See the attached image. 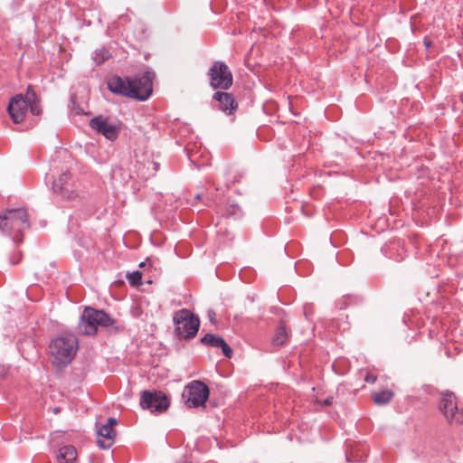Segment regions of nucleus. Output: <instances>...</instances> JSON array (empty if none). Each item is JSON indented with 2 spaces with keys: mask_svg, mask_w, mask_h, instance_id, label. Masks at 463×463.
I'll list each match as a JSON object with an SVG mask.
<instances>
[{
  "mask_svg": "<svg viewBox=\"0 0 463 463\" xmlns=\"http://www.w3.org/2000/svg\"><path fill=\"white\" fill-rule=\"evenodd\" d=\"M78 349V340L74 335H65L54 338L50 345L52 364L58 367L70 364Z\"/></svg>",
  "mask_w": 463,
  "mask_h": 463,
  "instance_id": "nucleus-3",
  "label": "nucleus"
},
{
  "mask_svg": "<svg viewBox=\"0 0 463 463\" xmlns=\"http://www.w3.org/2000/svg\"><path fill=\"white\" fill-rule=\"evenodd\" d=\"M29 228L27 213L24 209H12L5 211L0 215V231L14 236V241L17 243L22 241V238H17Z\"/></svg>",
  "mask_w": 463,
  "mask_h": 463,
  "instance_id": "nucleus-5",
  "label": "nucleus"
},
{
  "mask_svg": "<svg viewBox=\"0 0 463 463\" xmlns=\"http://www.w3.org/2000/svg\"><path fill=\"white\" fill-rule=\"evenodd\" d=\"M145 265H146V262H141V263L139 264V267H144Z\"/></svg>",
  "mask_w": 463,
  "mask_h": 463,
  "instance_id": "nucleus-25",
  "label": "nucleus"
},
{
  "mask_svg": "<svg viewBox=\"0 0 463 463\" xmlns=\"http://www.w3.org/2000/svg\"><path fill=\"white\" fill-rule=\"evenodd\" d=\"M425 44L427 47H429L430 43L428 41H425Z\"/></svg>",
  "mask_w": 463,
  "mask_h": 463,
  "instance_id": "nucleus-26",
  "label": "nucleus"
},
{
  "mask_svg": "<svg viewBox=\"0 0 463 463\" xmlns=\"http://www.w3.org/2000/svg\"><path fill=\"white\" fill-rule=\"evenodd\" d=\"M287 338H288L287 326H286L285 323H282L279 325V326L278 327V329L275 333V335L273 337V344L275 345H283L287 341Z\"/></svg>",
  "mask_w": 463,
  "mask_h": 463,
  "instance_id": "nucleus-18",
  "label": "nucleus"
},
{
  "mask_svg": "<svg viewBox=\"0 0 463 463\" xmlns=\"http://www.w3.org/2000/svg\"><path fill=\"white\" fill-rule=\"evenodd\" d=\"M115 323V319L103 310L87 307L80 316L78 330L80 334L85 335H95L98 331V326L109 327L114 326Z\"/></svg>",
  "mask_w": 463,
  "mask_h": 463,
  "instance_id": "nucleus-4",
  "label": "nucleus"
},
{
  "mask_svg": "<svg viewBox=\"0 0 463 463\" xmlns=\"http://www.w3.org/2000/svg\"><path fill=\"white\" fill-rule=\"evenodd\" d=\"M393 397V392L391 390H383L373 393V400L377 405H384L389 403Z\"/></svg>",
  "mask_w": 463,
  "mask_h": 463,
  "instance_id": "nucleus-17",
  "label": "nucleus"
},
{
  "mask_svg": "<svg viewBox=\"0 0 463 463\" xmlns=\"http://www.w3.org/2000/svg\"><path fill=\"white\" fill-rule=\"evenodd\" d=\"M107 83L111 92L138 100H146L152 94V76L149 72L134 78L112 76Z\"/></svg>",
  "mask_w": 463,
  "mask_h": 463,
  "instance_id": "nucleus-1",
  "label": "nucleus"
},
{
  "mask_svg": "<svg viewBox=\"0 0 463 463\" xmlns=\"http://www.w3.org/2000/svg\"><path fill=\"white\" fill-rule=\"evenodd\" d=\"M439 409L447 420L453 416L455 411L458 410L457 398L453 392H447L442 394L439 402Z\"/></svg>",
  "mask_w": 463,
  "mask_h": 463,
  "instance_id": "nucleus-14",
  "label": "nucleus"
},
{
  "mask_svg": "<svg viewBox=\"0 0 463 463\" xmlns=\"http://www.w3.org/2000/svg\"><path fill=\"white\" fill-rule=\"evenodd\" d=\"M90 126L97 133L103 135L109 140H115L120 130L118 125L110 122L108 118L103 116L93 118L90 121Z\"/></svg>",
  "mask_w": 463,
  "mask_h": 463,
  "instance_id": "nucleus-11",
  "label": "nucleus"
},
{
  "mask_svg": "<svg viewBox=\"0 0 463 463\" xmlns=\"http://www.w3.org/2000/svg\"><path fill=\"white\" fill-rule=\"evenodd\" d=\"M208 317H209V319L211 320V322H213L214 318H215V313L213 310H209Z\"/></svg>",
  "mask_w": 463,
  "mask_h": 463,
  "instance_id": "nucleus-23",
  "label": "nucleus"
},
{
  "mask_svg": "<svg viewBox=\"0 0 463 463\" xmlns=\"http://www.w3.org/2000/svg\"><path fill=\"white\" fill-rule=\"evenodd\" d=\"M78 457L77 450L72 445H66L59 449L56 459L58 463H73Z\"/></svg>",
  "mask_w": 463,
  "mask_h": 463,
  "instance_id": "nucleus-16",
  "label": "nucleus"
},
{
  "mask_svg": "<svg viewBox=\"0 0 463 463\" xmlns=\"http://www.w3.org/2000/svg\"><path fill=\"white\" fill-rule=\"evenodd\" d=\"M376 379H377V377L375 375L368 373L365 376L364 381L369 383H374L376 382Z\"/></svg>",
  "mask_w": 463,
  "mask_h": 463,
  "instance_id": "nucleus-22",
  "label": "nucleus"
},
{
  "mask_svg": "<svg viewBox=\"0 0 463 463\" xmlns=\"http://www.w3.org/2000/svg\"><path fill=\"white\" fill-rule=\"evenodd\" d=\"M140 406L152 412H162L169 407V402L161 392L144 391L140 398Z\"/></svg>",
  "mask_w": 463,
  "mask_h": 463,
  "instance_id": "nucleus-9",
  "label": "nucleus"
},
{
  "mask_svg": "<svg viewBox=\"0 0 463 463\" xmlns=\"http://www.w3.org/2000/svg\"><path fill=\"white\" fill-rule=\"evenodd\" d=\"M127 278H128V283L131 286H133V287L138 286L141 283L142 273L138 270H136V271H133V272L128 274Z\"/></svg>",
  "mask_w": 463,
  "mask_h": 463,
  "instance_id": "nucleus-20",
  "label": "nucleus"
},
{
  "mask_svg": "<svg viewBox=\"0 0 463 463\" xmlns=\"http://www.w3.org/2000/svg\"><path fill=\"white\" fill-rule=\"evenodd\" d=\"M71 176L69 173H63L54 180L52 184L54 193L68 202L79 196L78 190L75 184L71 182Z\"/></svg>",
  "mask_w": 463,
  "mask_h": 463,
  "instance_id": "nucleus-10",
  "label": "nucleus"
},
{
  "mask_svg": "<svg viewBox=\"0 0 463 463\" xmlns=\"http://www.w3.org/2000/svg\"><path fill=\"white\" fill-rule=\"evenodd\" d=\"M194 155H190V157H191V160H194V158H193Z\"/></svg>",
  "mask_w": 463,
  "mask_h": 463,
  "instance_id": "nucleus-27",
  "label": "nucleus"
},
{
  "mask_svg": "<svg viewBox=\"0 0 463 463\" xmlns=\"http://www.w3.org/2000/svg\"><path fill=\"white\" fill-rule=\"evenodd\" d=\"M202 343L213 346V347H219L222 349L223 354L230 358L232 355V349L228 345V344L224 341L223 338H222L219 335H213V334H207L202 338Z\"/></svg>",
  "mask_w": 463,
  "mask_h": 463,
  "instance_id": "nucleus-15",
  "label": "nucleus"
},
{
  "mask_svg": "<svg viewBox=\"0 0 463 463\" xmlns=\"http://www.w3.org/2000/svg\"><path fill=\"white\" fill-rule=\"evenodd\" d=\"M448 421L450 423L462 424L463 423V408L460 410L458 408V410L455 411V412L453 413V416H451V418H449L448 420Z\"/></svg>",
  "mask_w": 463,
  "mask_h": 463,
  "instance_id": "nucleus-21",
  "label": "nucleus"
},
{
  "mask_svg": "<svg viewBox=\"0 0 463 463\" xmlns=\"http://www.w3.org/2000/svg\"><path fill=\"white\" fill-rule=\"evenodd\" d=\"M210 85L213 89L228 90L233 81L232 71L222 61H215L209 70Z\"/></svg>",
  "mask_w": 463,
  "mask_h": 463,
  "instance_id": "nucleus-8",
  "label": "nucleus"
},
{
  "mask_svg": "<svg viewBox=\"0 0 463 463\" xmlns=\"http://www.w3.org/2000/svg\"><path fill=\"white\" fill-rule=\"evenodd\" d=\"M175 333L180 338H192L198 332L200 321L191 311L183 308L174 316Z\"/></svg>",
  "mask_w": 463,
  "mask_h": 463,
  "instance_id": "nucleus-6",
  "label": "nucleus"
},
{
  "mask_svg": "<svg viewBox=\"0 0 463 463\" xmlns=\"http://www.w3.org/2000/svg\"><path fill=\"white\" fill-rule=\"evenodd\" d=\"M118 421L115 418H109L108 422L98 429V444L102 449H109L116 437V431L114 426L117 425Z\"/></svg>",
  "mask_w": 463,
  "mask_h": 463,
  "instance_id": "nucleus-12",
  "label": "nucleus"
},
{
  "mask_svg": "<svg viewBox=\"0 0 463 463\" xmlns=\"http://www.w3.org/2000/svg\"><path fill=\"white\" fill-rule=\"evenodd\" d=\"M322 403L324 406H328V405L332 404V398H327V399L324 400Z\"/></svg>",
  "mask_w": 463,
  "mask_h": 463,
  "instance_id": "nucleus-24",
  "label": "nucleus"
},
{
  "mask_svg": "<svg viewBox=\"0 0 463 463\" xmlns=\"http://www.w3.org/2000/svg\"><path fill=\"white\" fill-rule=\"evenodd\" d=\"M29 108L33 115L38 116L42 112L36 93L31 86L27 88L25 96L17 94L11 99L7 110L13 121L20 123L24 119Z\"/></svg>",
  "mask_w": 463,
  "mask_h": 463,
  "instance_id": "nucleus-2",
  "label": "nucleus"
},
{
  "mask_svg": "<svg viewBox=\"0 0 463 463\" xmlns=\"http://www.w3.org/2000/svg\"><path fill=\"white\" fill-rule=\"evenodd\" d=\"M213 99L216 101L217 109L229 115L237 109V103L230 93L217 91L213 95Z\"/></svg>",
  "mask_w": 463,
  "mask_h": 463,
  "instance_id": "nucleus-13",
  "label": "nucleus"
},
{
  "mask_svg": "<svg viewBox=\"0 0 463 463\" xmlns=\"http://www.w3.org/2000/svg\"><path fill=\"white\" fill-rule=\"evenodd\" d=\"M109 57H110V53L105 48L96 50L92 55V59H93L94 62L98 65H99V64L103 63L104 61H106L107 60H109Z\"/></svg>",
  "mask_w": 463,
  "mask_h": 463,
  "instance_id": "nucleus-19",
  "label": "nucleus"
},
{
  "mask_svg": "<svg viewBox=\"0 0 463 463\" xmlns=\"http://www.w3.org/2000/svg\"><path fill=\"white\" fill-rule=\"evenodd\" d=\"M209 394L208 386L201 381L194 380L185 386L182 397L187 407L197 408L205 404Z\"/></svg>",
  "mask_w": 463,
  "mask_h": 463,
  "instance_id": "nucleus-7",
  "label": "nucleus"
}]
</instances>
